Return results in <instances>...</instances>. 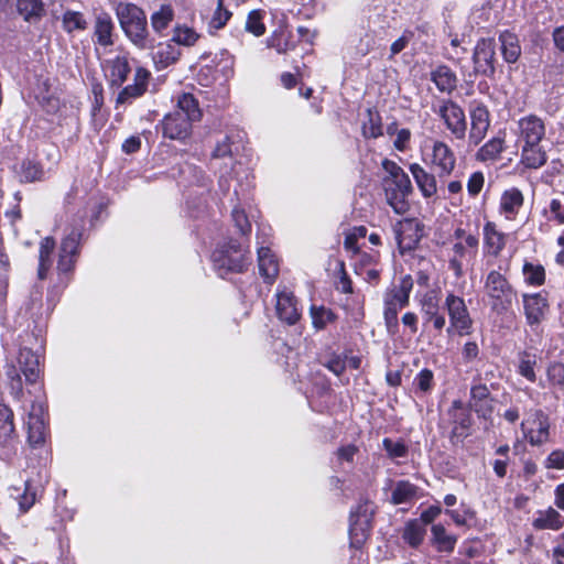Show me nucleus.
<instances>
[{"label": "nucleus", "mask_w": 564, "mask_h": 564, "mask_svg": "<svg viewBox=\"0 0 564 564\" xmlns=\"http://www.w3.org/2000/svg\"><path fill=\"white\" fill-rule=\"evenodd\" d=\"M546 134L544 121L535 116L529 115L518 121V141L521 147V162L529 169H539L546 162V152L542 141Z\"/></svg>", "instance_id": "nucleus-1"}, {"label": "nucleus", "mask_w": 564, "mask_h": 564, "mask_svg": "<svg viewBox=\"0 0 564 564\" xmlns=\"http://www.w3.org/2000/svg\"><path fill=\"white\" fill-rule=\"evenodd\" d=\"M202 117L197 100L191 94H182L177 98L176 109L162 120L164 137L183 140L189 135L192 123Z\"/></svg>", "instance_id": "nucleus-2"}, {"label": "nucleus", "mask_w": 564, "mask_h": 564, "mask_svg": "<svg viewBox=\"0 0 564 564\" xmlns=\"http://www.w3.org/2000/svg\"><path fill=\"white\" fill-rule=\"evenodd\" d=\"M382 169L387 174L382 178L386 200L394 213L403 215L410 208L408 200L412 192L410 177L401 166L388 159L382 161Z\"/></svg>", "instance_id": "nucleus-3"}, {"label": "nucleus", "mask_w": 564, "mask_h": 564, "mask_svg": "<svg viewBox=\"0 0 564 564\" xmlns=\"http://www.w3.org/2000/svg\"><path fill=\"white\" fill-rule=\"evenodd\" d=\"M116 13L121 29L128 39L141 50H153L154 40L150 39L144 11L132 3H119Z\"/></svg>", "instance_id": "nucleus-4"}, {"label": "nucleus", "mask_w": 564, "mask_h": 564, "mask_svg": "<svg viewBox=\"0 0 564 564\" xmlns=\"http://www.w3.org/2000/svg\"><path fill=\"white\" fill-rule=\"evenodd\" d=\"M248 253L240 242L231 239L213 252L214 268L220 276L229 272H242L249 263Z\"/></svg>", "instance_id": "nucleus-5"}, {"label": "nucleus", "mask_w": 564, "mask_h": 564, "mask_svg": "<svg viewBox=\"0 0 564 564\" xmlns=\"http://www.w3.org/2000/svg\"><path fill=\"white\" fill-rule=\"evenodd\" d=\"M449 317L447 334L456 333L459 336L469 335L473 329V319L463 297L453 293L446 295L444 302Z\"/></svg>", "instance_id": "nucleus-6"}, {"label": "nucleus", "mask_w": 564, "mask_h": 564, "mask_svg": "<svg viewBox=\"0 0 564 564\" xmlns=\"http://www.w3.org/2000/svg\"><path fill=\"white\" fill-rule=\"evenodd\" d=\"M485 293L491 300L496 311L507 310L514 297V292L508 280L498 271H490L485 280Z\"/></svg>", "instance_id": "nucleus-7"}, {"label": "nucleus", "mask_w": 564, "mask_h": 564, "mask_svg": "<svg viewBox=\"0 0 564 564\" xmlns=\"http://www.w3.org/2000/svg\"><path fill=\"white\" fill-rule=\"evenodd\" d=\"M373 508L370 503L365 502L357 507L351 513L349 536L351 546L359 549L368 539L371 531V519Z\"/></svg>", "instance_id": "nucleus-8"}, {"label": "nucleus", "mask_w": 564, "mask_h": 564, "mask_svg": "<svg viewBox=\"0 0 564 564\" xmlns=\"http://www.w3.org/2000/svg\"><path fill=\"white\" fill-rule=\"evenodd\" d=\"M496 42L494 39L477 41L473 53L474 72L477 75L491 77L495 72Z\"/></svg>", "instance_id": "nucleus-9"}, {"label": "nucleus", "mask_w": 564, "mask_h": 564, "mask_svg": "<svg viewBox=\"0 0 564 564\" xmlns=\"http://www.w3.org/2000/svg\"><path fill=\"white\" fill-rule=\"evenodd\" d=\"M470 129L468 134V144L477 147L486 137L490 127V113L488 108L478 101L469 105Z\"/></svg>", "instance_id": "nucleus-10"}, {"label": "nucleus", "mask_w": 564, "mask_h": 564, "mask_svg": "<svg viewBox=\"0 0 564 564\" xmlns=\"http://www.w3.org/2000/svg\"><path fill=\"white\" fill-rule=\"evenodd\" d=\"M447 130L458 140L466 135L467 122L463 108L452 100L442 102L437 110Z\"/></svg>", "instance_id": "nucleus-11"}, {"label": "nucleus", "mask_w": 564, "mask_h": 564, "mask_svg": "<svg viewBox=\"0 0 564 564\" xmlns=\"http://www.w3.org/2000/svg\"><path fill=\"white\" fill-rule=\"evenodd\" d=\"M478 243L479 240L475 235H469L465 238V241L453 242L448 264L456 278L464 275V262L476 256Z\"/></svg>", "instance_id": "nucleus-12"}, {"label": "nucleus", "mask_w": 564, "mask_h": 564, "mask_svg": "<svg viewBox=\"0 0 564 564\" xmlns=\"http://www.w3.org/2000/svg\"><path fill=\"white\" fill-rule=\"evenodd\" d=\"M394 236L401 252L413 250L423 234L416 219H403L393 227Z\"/></svg>", "instance_id": "nucleus-13"}, {"label": "nucleus", "mask_w": 564, "mask_h": 564, "mask_svg": "<svg viewBox=\"0 0 564 564\" xmlns=\"http://www.w3.org/2000/svg\"><path fill=\"white\" fill-rule=\"evenodd\" d=\"M28 441L32 446L42 445L46 437L45 409L41 402H33L26 420Z\"/></svg>", "instance_id": "nucleus-14"}, {"label": "nucleus", "mask_w": 564, "mask_h": 564, "mask_svg": "<svg viewBox=\"0 0 564 564\" xmlns=\"http://www.w3.org/2000/svg\"><path fill=\"white\" fill-rule=\"evenodd\" d=\"M82 238L80 229L74 228L61 243L57 269L63 273L70 272L75 264L78 246Z\"/></svg>", "instance_id": "nucleus-15"}, {"label": "nucleus", "mask_w": 564, "mask_h": 564, "mask_svg": "<svg viewBox=\"0 0 564 564\" xmlns=\"http://www.w3.org/2000/svg\"><path fill=\"white\" fill-rule=\"evenodd\" d=\"M431 163L440 176H447L455 169L456 156L447 143L436 140L432 145Z\"/></svg>", "instance_id": "nucleus-16"}, {"label": "nucleus", "mask_w": 564, "mask_h": 564, "mask_svg": "<svg viewBox=\"0 0 564 564\" xmlns=\"http://www.w3.org/2000/svg\"><path fill=\"white\" fill-rule=\"evenodd\" d=\"M524 315L530 326L539 325L545 317L549 302L544 294L533 293L522 295Z\"/></svg>", "instance_id": "nucleus-17"}, {"label": "nucleus", "mask_w": 564, "mask_h": 564, "mask_svg": "<svg viewBox=\"0 0 564 564\" xmlns=\"http://www.w3.org/2000/svg\"><path fill=\"white\" fill-rule=\"evenodd\" d=\"M275 311L278 317L289 325L295 324L301 317L297 300L286 290L276 293Z\"/></svg>", "instance_id": "nucleus-18"}, {"label": "nucleus", "mask_w": 564, "mask_h": 564, "mask_svg": "<svg viewBox=\"0 0 564 564\" xmlns=\"http://www.w3.org/2000/svg\"><path fill=\"white\" fill-rule=\"evenodd\" d=\"M210 164L214 169H218L224 174H229L232 171L235 159L229 137L226 135L223 141L217 142L212 153Z\"/></svg>", "instance_id": "nucleus-19"}, {"label": "nucleus", "mask_w": 564, "mask_h": 564, "mask_svg": "<svg viewBox=\"0 0 564 564\" xmlns=\"http://www.w3.org/2000/svg\"><path fill=\"white\" fill-rule=\"evenodd\" d=\"M150 76V72L145 68H137L133 84L126 86L119 93L117 97V104H127L130 102L132 99L142 96L148 88Z\"/></svg>", "instance_id": "nucleus-20"}, {"label": "nucleus", "mask_w": 564, "mask_h": 564, "mask_svg": "<svg viewBox=\"0 0 564 564\" xmlns=\"http://www.w3.org/2000/svg\"><path fill=\"white\" fill-rule=\"evenodd\" d=\"M534 416L536 429H528L527 422H522L521 430L531 445L539 446L547 442L550 424L541 410H536Z\"/></svg>", "instance_id": "nucleus-21"}, {"label": "nucleus", "mask_w": 564, "mask_h": 564, "mask_svg": "<svg viewBox=\"0 0 564 564\" xmlns=\"http://www.w3.org/2000/svg\"><path fill=\"white\" fill-rule=\"evenodd\" d=\"M130 70L128 58L123 55L110 58L105 63V74L111 86H121L126 82Z\"/></svg>", "instance_id": "nucleus-22"}, {"label": "nucleus", "mask_w": 564, "mask_h": 564, "mask_svg": "<svg viewBox=\"0 0 564 564\" xmlns=\"http://www.w3.org/2000/svg\"><path fill=\"white\" fill-rule=\"evenodd\" d=\"M469 405L480 417L487 419L491 415L494 408L490 392L486 384L471 387Z\"/></svg>", "instance_id": "nucleus-23"}, {"label": "nucleus", "mask_w": 564, "mask_h": 564, "mask_svg": "<svg viewBox=\"0 0 564 564\" xmlns=\"http://www.w3.org/2000/svg\"><path fill=\"white\" fill-rule=\"evenodd\" d=\"M258 267L261 276L268 283H273L279 273V263L268 247L258 248Z\"/></svg>", "instance_id": "nucleus-24"}, {"label": "nucleus", "mask_w": 564, "mask_h": 564, "mask_svg": "<svg viewBox=\"0 0 564 564\" xmlns=\"http://www.w3.org/2000/svg\"><path fill=\"white\" fill-rule=\"evenodd\" d=\"M413 279L411 275L401 278L399 284L393 285L384 293L383 301H389L397 306L405 307L409 304L410 293L413 289Z\"/></svg>", "instance_id": "nucleus-25"}, {"label": "nucleus", "mask_w": 564, "mask_h": 564, "mask_svg": "<svg viewBox=\"0 0 564 564\" xmlns=\"http://www.w3.org/2000/svg\"><path fill=\"white\" fill-rule=\"evenodd\" d=\"M410 172L424 197H432L437 192L436 180L417 163L410 165Z\"/></svg>", "instance_id": "nucleus-26"}, {"label": "nucleus", "mask_w": 564, "mask_h": 564, "mask_svg": "<svg viewBox=\"0 0 564 564\" xmlns=\"http://www.w3.org/2000/svg\"><path fill=\"white\" fill-rule=\"evenodd\" d=\"M499 42L503 59L509 64L516 63L521 55L518 35L506 30L499 34Z\"/></svg>", "instance_id": "nucleus-27"}, {"label": "nucleus", "mask_w": 564, "mask_h": 564, "mask_svg": "<svg viewBox=\"0 0 564 564\" xmlns=\"http://www.w3.org/2000/svg\"><path fill=\"white\" fill-rule=\"evenodd\" d=\"M507 236L497 229L495 223L488 221L484 226V243L488 253L498 256L506 246Z\"/></svg>", "instance_id": "nucleus-28"}, {"label": "nucleus", "mask_w": 564, "mask_h": 564, "mask_svg": "<svg viewBox=\"0 0 564 564\" xmlns=\"http://www.w3.org/2000/svg\"><path fill=\"white\" fill-rule=\"evenodd\" d=\"M18 362L26 382H35L40 373L39 357L31 349L23 348L20 350Z\"/></svg>", "instance_id": "nucleus-29"}, {"label": "nucleus", "mask_w": 564, "mask_h": 564, "mask_svg": "<svg viewBox=\"0 0 564 564\" xmlns=\"http://www.w3.org/2000/svg\"><path fill=\"white\" fill-rule=\"evenodd\" d=\"M431 80L442 93L451 94L457 86V76L447 65H440L432 70Z\"/></svg>", "instance_id": "nucleus-30"}, {"label": "nucleus", "mask_w": 564, "mask_h": 564, "mask_svg": "<svg viewBox=\"0 0 564 564\" xmlns=\"http://www.w3.org/2000/svg\"><path fill=\"white\" fill-rule=\"evenodd\" d=\"M113 22L108 13H100L96 17L94 35L96 42L101 46L112 45Z\"/></svg>", "instance_id": "nucleus-31"}, {"label": "nucleus", "mask_w": 564, "mask_h": 564, "mask_svg": "<svg viewBox=\"0 0 564 564\" xmlns=\"http://www.w3.org/2000/svg\"><path fill=\"white\" fill-rule=\"evenodd\" d=\"M421 304L425 322L432 323L433 327L437 330L443 329L446 321L445 317L438 313V303L433 293L425 294Z\"/></svg>", "instance_id": "nucleus-32"}, {"label": "nucleus", "mask_w": 564, "mask_h": 564, "mask_svg": "<svg viewBox=\"0 0 564 564\" xmlns=\"http://www.w3.org/2000/svg\"><path fill=\"white\" fill-rule=\"evenodd\" d=\"M564 524V518L553 508L538 511L532 525L536 530H560Z\"/></svg>", "instance_id": "nucleus-33"}, {"label": "nucleus", "mask_w": 564, "mask_h": 564, "mask_svg": "<svg viewBox=\"0 0 564 564\" xmlns=\"http://www.w3.org/2000/svg\"><path fill=\"white\" fill-rule=\"evenodd\" d=\"M17 10L24 21L29 23L39 22L45 13L42 0H18Z\"/></svg>", "instance_id": "nucleus-34"}, {"label": "nucleus", "mask_w": 564, "mask_h": 564, "mask_svg": "<svg viewBox=\"0 0 564 564\" xmlns=\"http://www.w3.org/2000/svg\"><path fill=\"white\" fill-rule=\"evenodd\" d=\"M523 205V195L518 188L506 191L500 199V210L507 219H512Z\"/></svg>", "instance_id": "nucleus-35"}, {"label": "nucleus", "mask_w": 564, "mask_h": 564, "mask_svg": "<svg viewBox=\"0 0 564 564\" xmlns=\"http://www.w3.org/2000/svg\"><path fill=\"white\" fill-rule=\"evenodd\" d=\"M452 408L456 411L454 414V426L452 430L453 436L458 438L466 437L469 434V429L471 426V417L470 414L467 413L459 400L453 402Z\"/></svg>", "instance_id": "nucleus-36"}, {"label": "nucleus", "mask_w": 564, "mask_h": 564, "mask_svg": "<svg viewBox=\"0 0 564 564\" xmlns=\"http://www.w3.org/2000/svg\"><path fill=\"white\" fill-rule=\"evenodd\" d=\"M426 527L417 519L406 522L402 538L411 546L417 547L424 540Z\"/></svg>", "instance_id": "nucleus-37"}, {"label": "nucleus", "mask_w": 564, "mask_h": 564, "mask_svg": "<svg viewBox=\"0 0 564 564\" xmlns=\"http://www.w3.org/2000/svg\"><path fill=\"white\" fill-rule=\"evenodd\" d=\"M538 362V357L535 354L523 350L518 354V373L524 377L530 382H534L536 380L535 375V366Z\"/></svg>", "instance_id": "nucleus-38"}, {"label": "nucleus", "mask_w": 564, "mask_h": 564, "mask_svg": "<svg viewBox=\"0 0 564 564\" xmlns=\"http://www.w3.org/2000/svg\"><path fill=\"white\" fill-rule=\"evenodd\" d=\"M174 19V10L170 4H162L159 10L151 14L150 21L153 31L163 34Z\"/></svg>", "instance_id": "nucleus-39"}, {"label": "nucleus", "mask_w": 564, "mask_h": 564, "mask_svg": "<svg viewBox=\"0 0 564 564\" xmlns=\"http://www.w3.org/2000/svg\"><path fill=\"white\" fill-rule=\"evenodd\" d=\"M505 149V139L495 137L486 142L477 152L476 159L481 162L495 161L499 159Z\"/></svg>", "instance_id": "nucleus-40"}, {"label": "nucleus", "mask_w": 564, "mask_h": 564, "mask_svg": "<svg viewBox=\"0 0 564 564\" xmlns=\"http://www.w3.org/2000/svg\"><path fill=\"white\" fill-rule=\"evenodd\" d=\"M55 249V241L51 237L44 238L40 243L39 253V270L37 275L40 279H44L48 269L52 265L51 256Z\"/></svg>", "instance_id": "nucleus-41"}, {"label": "nucleus", "mask_w": 564, "mask_h": 564, "mask_svg": "<svg viewBox=\"0 0 564 564\" xmlns=\"http://www.w3.org/2000/svg\"><path fill=\"white\" fill-rule=\"evenodd\" d=\"M310 315L312 324L317 330L324 329L328 324L334 323L336 319L335 313L323 305H312L310 308Z\"/></svg>", "instance_id": "nucleus-42"}, {"label": "nucleus", "mask_w": 564, "mask_h": 564, "mask_svg": "<svg viewBox=\"0 0 564 564\" xmlns=\"http://www.w3.org/2000/svg\"><path fill=\"white\" fill-rule=\"evenodd\" d=\"M433 543L441 552H452L456 544V538L447 534L442 524H434L432 527Z\"/></svg>", "instance_id": "nucleus-43"}, {"label": "nucleus", "mask_w": 564, "mask_h": 564, "mask_svg": "<svg viewBox=\"0 0 564 564\" xmlns=\"http://www.w3.org/2000/svg\"><path fill=\"white\" fill-rule=\"evenodd\" d=\"M416 496V487L406 480L398 481L392 490L391 501L394 505L411 501Z\"/></svg>", "instance_id": "nucleus-44"}, {"label": "nucleus", "mask_w": 564, "mask_h": 564, "mask_svg": "<svg viewBox=\"0 0 564 564\" xmlns=\"http://www.w3.org/2000/svg\"><path fill=\"white\" fill-rule=\"evenodd\" d=\"M13 419L12 410L6 404H0V440L3 442L11 438L15 432Z\"/></svg>", "instance_id": "nucleus-45"}, {"label": "nucleus", "mask_w": 564, "mask_h": 564, "mask_svg": "<svg viewBox=\"0 0 564 564\" xmlns=\"http://www.w3.org/2000/svg\"><path fill=\"white\" fill-rule=\"evenodd\" d=\"M198 37L199 35L194 29L185 24H177L173 30L172 41L178 45L192 46Z\"/></svg>", "instance_id": "nucleus-46"}, {"label": "nucleus", "mask_w": 564, "mask_h": 564, "mask_svg": "<svg viewBox=\"0 0 564 564\" xmlns=\"http://www.w3.org/2000/svg\"><path fill=\"white\" fill-rule=\"evenodd\" d=\"M62 24L63 29L67 33H72L74 31H84L87 28V21L85 20L83 13L70 10L63 14Z\"/></svg>", "instance_id": "nucleus-47"}, {"label": "nucleus", "mask_w": 564, "mask_h": 564, "mask_svg": "<svg viewBox=\"0 0 564 564\" xmlns=\"http://www.w3.org/2000/svg\"><path fill=\"white\" fill-rule=\"evenodd\" d=\"M368 119L362 124V133L366 138H378L382 134L381 117L377 111L368 109Z\"/></svg>", "instance_id": "nucleus-48"}, {"label": "nucleus", "mask_w": 564, "mask_h": 564, "mask_svg": "<svg viewBox=\"0 0 564 564\" xmlns=\"http://www.w3.org/2000/svg\"><path fill=\"white\" fill-rule=\"evenodd\" d=\"M524 281L533 286H540L544 283L545 271L540 264L525 262L523 265Z\"/></svg>", "instance_id": "nucleus-49"}, {"label": "nucleus", "mask_w": 564, "mask_h": 564, "mask_svg": "<svg viewBox=\"0 0 564 564\" xmlns=\"http://www.w3.org/2000/svg\"><path fill=\"white\" fill-rule=\"evenodd\" d=\"M245 29L254 36H261L265 33L263 23V12L261 10H252L247 18Z\"/></svg>", "instance_id": "nucleus-50"}, {"label": "nucleus", "mask_w": 564, "mask_h": 564, "mask_svg": "<svg viewBox=\"0 0 564 564\" xmlns=\"http://www.w3.org/2000/svg\"><path fill=\"white\" fill-rule=\"evenodd\" d=\"M383 303H384L383 318H384L386 327H387L388 333L393 335L397 333L398 327H399L398 313L403 307L397 306L395 304H393L389 301H383Z\"/></svg>", "instance_id": "nucleus-51"}, {"label": "nucleus", "mask_w": 564, "mask_h": 564, "mask_svg": "<svg viewBox=\"0 0 564 564\" xmlns=\"http://www.w3.org/2000/svg\"><path fill=\"white\" fill-rule=\"evenodd\" d=\"M180 52L175 47L166 44L165 46H159V50L153 53V59L161 67H166L170 64L177 61Z\"/></svg>", "instance_id": "nucleus-52"}, {"label": "nucleus", "mask_w": 564, "mask_h": 564, "mask_svg": "<svg viewBox=\"0 0 564 564\" xmlns=\"http://www.w3.org/2000/svg\"><path fill=\"white\" fill-rule=\"evenodd\" d=\"M413 386L415 393H429L434 386L433 371L424 368L414 378Z\"/></svg>", "instance_id": "nucleus-53"}, {"label": "nucleus", "mask_w": 564, "mask_h": 564, "mask_svg": "<svg viewBox=\"0 0 564 564\" xmlns=\"http://www.w3.org/2000/svg\"><path fill=\"white\" fill-rule=\"evenodd\" d=\"M382 446L390 458H404L408 455V446L403 441L383 438Z\"/></svg>", "instance_id": "nucleus-54"}, {"label": "nucleus", "mask_w": 564, "mask_h": 564, "mask_svg": "<svg viewBox=\"0 0 564 564\" xmlns=\"http://www.w3.org/2000/svg\"><path fill=\"white\" fill-rule=\"evenodd\" d=\"M6 376L9 380V386H10L12 395L15 399H19L23 391L22 380H21L19 370L15 368L14 365H7Z\"/></svg>", "instance_id": "nucleus-55"}, {"label": "nucleus", "mask_w": 564, "mask_h": 564, "mask_svg": "<svg viewBox=\"0 0 564 564\" xmlns=\"http://www.w3.org/2000/svg\"><path fill=\"white\" fill-rule=\"evenodd\" d=\"M231 217L235 226L242 235H247L251 230V224L243 209L235 207L231 212Z\"/></svg>", "instance_id": "nucleus-56"}, {"label": "nucleus", "mask_w": 564, "mask_h": 564, "mask_svg": "<svg viewBox=\"0 0 564 564\" xmlns=\"http://www.w3.org/2000/svg\"><path fill=\"white\" fill-rule=\"evenodd\" d=\"M42 176V170L40 166L31 161L22 164L21 177L25 182H34L40 180Z\"/></svg>", "instance_id": "nucleus-57"}, {"label": "nucleus", "mask_w": 564, "mask_h": 564, "mask_svg": "<svg viewBox=\"0 0 564 564\" xmlns=\"http://www.w3.org/2000/svg\"><path fill=\"white\" fill-rule=\"evenodd\" d=\"M216 3L217 8L214 12L212 23L215 28L219 29L226 24L231 13L224 8V0H216Z\"/></svg>", "instance_id": "nucleus-58"}, {"label": "nucleus", "mask_w": 564, "mask_h": 564, "mask_svg": "<svg viewBox=\"0 0 564 564\" xmlns=\"http://www.w3.org/2000/svg\"><path fill=\"white\" fill-rule=\"evenodd\" d=\"M36 492L32 489L30 481H25V490L19 498V506L23 512H26L35 502Z\"/></svg>", "instance_id": "nucleus-59"}, {"label": "nucleus", "mask_w": 564, "mask_h": 564, "mask_svg": "<svg viewBox=\"0 0 564 564\" xmlns=\"http://www.w3.org/2000/svg\"><path fill=\"white\" fill-rule=\"evenodd\" d=\"M544 467L547 469H564V451L555 449L551 452L544 460Z\"/></svg>", "instance_id": "nucleus-60"}, {"label": "nucleus", "mask_w": 564, "mask_h": 564, "mask_svg": "<svg viewBox=\"0 0 564 564\" xmlns=\"http://www.w3.org/2000/svg\"><path fill=\"white\" fill-rule=\"evenodd\" d=\"M547 378L553 384L564 386V365L553 362L547 368Z\"/></svg>", "instance_id": "nucleus-61"}, {"label": "nucleus", "mask_w": 564, "mask_h": 564, "mask_svg": "<svg viewBox=\"0 0 564 564\" xmlns=\"http://www.w3.org/2000/svg\"><path fill=\"white\" fill-rule=\"evenodd\" d=\"M485 177L481 172H475L470 175L467 182V191L469 195L476 196L480 193L484 186Z\"/></svg>", "instance_id": "nucleus-62"}, {"label": "nucleus", "mask_w": 564, "mask_h": 564, "mask_svg": "<svg viewBox=\"0 0 564 564\" xmlns=\"http://www.w3.org/2000/svg\"><path fill=\"white\" fill-rule=\"evenodd\" d=\"M411 39H412L411 32H404L399 39H397L390 46V52H391L390 58H392L394 55L402 52L408 46Z\"/></svg>", "instance_id": "nucleus-63"}, {"label": "nucleus", "mask_w": 564, "mask_h": 564, "mask_svg": "<svg viewBox=\"0 0 564 564\" xmlns=\"http://www.w3.org/2000/svg\"><path fill=\"white\" fill-rule=\"evenodd\" d=\"M551 219L556 220L558 224H564V206L558 199H552L550 203Z\"/></svg>", "instance_id": "nucleus-64"}]
</instances>
